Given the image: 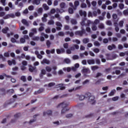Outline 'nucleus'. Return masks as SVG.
Masks as SVG:
<instances>
[{
  "mask_svg": "<svg viewBox=\"0 0 128 128\" xmlns=\"http://www.w3.org/2000/svg\"><path fill=\"white\" fill-rule=\"evenodd\" d=\"M92 22L90 20H88L86 18H84L82 19V21L80 22V24L82 28L84 26H90V24H92Z\"/></svg>",
  "mask_w": 128,
  "mask_h": 128,
  "instance_id": "1",
  "label": "nucleus"
},
{
  "mask_svg": "<svg viewBox=\"0 0 128 128\" xmlns=\"http://www.w3.org/2000/svg\"><path fill=\"white\" fill-rule=\"evenodd\" d=\"M82 30H78L75 32V34L76 36H82L84 34H86V30L84 27L81 28Z\"/></svg>",
  "mask_w": 128,
  "mask_h": 128,
  "instance_id": "2",
  "label": "nucleus"
},
{
  "mask_svg": "<svg viewBox=\"0 0 128 128\" xmlns=\"http://www.w3.org/2000/svg\"><path fill=\"white\" fill-rule=\"evenodd\" d=\"M86 98H88V102H90L92 104H94L96 102L94 100V96H91L90 94V95H88V96L86 97Z\"/></svg>",
  "mask_w": 128,
  "mask_h": 128,
  "instance_id": "3",
  "label": "nucleus"
},
{
  "mask_svg": "<svg viewBox=\"0 0 128 128\" xmlns=\"http://www.w3.org/2000/svg\"><path fill=\"white\" fill-rule=\"evenodd\" d=\"M90 93L88 92V93H86L84 96V95L80 96L78 94H77L76 96L79 97L80 100H84V98H88V96H90Z\"/></svg>",
  "mask_w": 128,
  "mask_h": 128,
  "instance_id": "4",
  "label": "nucleus"
},
{
  "mask_svg": "<svg viewBox=\"0 0 128 128\" xmlns=\"http://www.w3.org/2000/svg\"><path fill=\"white\" fill-rule=\"evenodd\" d=\"M28 70L30 72H36V67L29 65Z\"/></svg>",
  "mask_w": 128,
  "mask_h": 128,
  "instance_id": "5",
  "label": "nucleus"
},
{
  "mask_svg": "<svg viewBox=\"0 0 128 128\" xmlns=\"http://www.w3.org/2000/svg\"><path fill=\"white\" fill-rule=\"evenodd\" d=\"M68 106V104L65 102H63L60 104H59L57 108H66V106Z\"/></svg>",
  "mask_w": 128,
  "mask_h": 128,
  "instance_id": "6",
  "label": "nucleus"
},
{
  "mask_svg": "<svg viewBox=\"0 0 128 128\" xmlns=\"http://www.w3.org/2000/svg\"><path fill=\"white\" fill-rule=\"evenodd\" d=\"M14 18V14H8L6 16L3 17L4 20H8V18Z\"/></svg>",
  "mask_w": 128,
  "mask_h": 128,
  "instance_id": "7",
  "label": "nucleus"
},
{
  "mask_svg": "<svg viewBox=\"0 0 128 128\" xmlns=\"http://www.w3.org/2000/svg\"><path fill=\"white\" fill-rule=\"evenodd\" d=\"M82 74H90V70L88 68H86V67H83L82 70Z\"/></svg>",
  "mask_w": 128,
  "mask_h": 128,
  "instance_id": "8",
  "label": "nucleus"
},
{
  "mask_svg": "<svg viewBox=\"0 0 128 128\" xmlns=\"http://www.w3.org/2000/svg\"><path fill=\"white\" fill-rule=\"evenodd\" d=\"M56 52L58 54H64V52H66V50L64 48H61L60 49H56Z\"/></svg>",
  "mask_w": 128,
  "mask_h": 128,
  "instance_id": "9",
  "label": "nucleus"
},
{
  "mask_svg": "<svg viewBox=\"0 0 128 128\" xmlns=\"http://www.w3.org/2000/svg\"><path fill=\"white\" fill-rule=\"evenodd\" d=\"M42 64H50V61L46 58H44L42 60L41 62Z\"/></svg>",
  "mask_w": 128,
  "mask_h": 128,
  "instance_id": "10",
  "label": "nucleus"
},
{
  "mask_svg": "<svg viewBox=\"0 0 128 128\" xmlns=\"http://www.w3.org/2000/svg\"><path fill=\"white\" fill-rule=\"evenodd\" d=\"M116 46L114 44L109 45L108 46V50H116Z\"/></svg>",
  "mask_w": 128,
  "mask_h": 128,
  "instance_id": "11",
  "label": "nucleus"
},
{
  "mask_svg": "<svg viewBox=\"0 0 128 128\" xmlns=\"http://www.w3.org/2000/svg\"><path fill=\"white\" fill-rule=\"evenodd\" d=\"M46 74V72L44 69H42L40 73V78H44V76Z\"/></svg>",
  "mask_w": 128,
  "mask_h": 128,
  "instance_id": "12",
  "label": "nucleus"
},
{
  "mask_svg": "<svg viewBox=\"0 0 128 128\" xmlns=\"http://www.w3.org/2000/svg\"><path fill=\"white\" fill-rule=\"evenodd\" d=\"M52 112L50 110H48L46 112H44L43 116H46V114H48V116H52Z\"/></svg>",
  "mask_w": 128,
  "mask_h": 128,
  "instance_id": "13",
  "label": "nucleus"
},
{
  "mask_svg": "<svg viewBox=\"0 0 128 128\" xmlns=\"http://www.w3.org/2000/svg\"><path fill=\"white\" fill-rule=\"evenodd\" d=\"M79 13L81 16H84V18H86V12L85 11H82V10H80Z\"/></svg>",
  "mask_w": 128,
  "mask_h": 128,
  "instance_id": "14",
  "label": "nucleus"
},
{
  "mask_svg": "<svg viewBox=\"0 0 128 128\" xmlns=\"http://www.w3.org/2000/svg\"><path fill=\"white\" fill-rule=\"evenodd\" d=\"M34 54H36V56H37L38 58H39L40 60H42V56L40 54V52H38V51L36 50L34 52Z\"/></svg>",
  "mask_w": 128,
  "mask_h": 128,
  "instance_id": "15",
  "label": "nucleus"
},
{
  "mask_svg": "<svg viewBox=\"0 0 128 128\" xmlns=\"http://www.w3.org/2000/svg\"><path fill=\"white\" fill-rule=\"evenodd\" d=\"M106 58L107 60H112V54H106Z\"/></svg>",
  "mask_w": 128,
  "mask_h": 128,
  "instance_id": "16",
  "label": "nucleus"
},
{
  "mask_svg": "<svg viewBox=\"0 0 128 128\" xmlns=\"http://www.w3.org/2000/svg\"><path fill=\"white\" fill-rule=\"evenodd\" d=\"M87 62L88 64H95V61L94 60V59H91V60H87Z\"/></svg>",
  "mask_w": 128,
  "mask_h": 128,
  "instance_id": "17",
  "label": "nucleus"
},
{
  "mask_svg": "<svg viewBox=\"0 0 128 128\" xmlns=\"http://www.w3.org/2000/svg\"><path fill=\"white\" fill-rule=\"evenodd\" d=\"M74 10H76V8H78V6H80V2L78 0H76L74 2Z\"/></svg>",
  "mask_w": 128,
  "mask_h": 128,
  "instance_id": "18",
  "label": "nucleus"
},
{
  "mask_svg": "<svg viewBox=\"0 0 128 128\" xmlns=\"http://www.w3.org/2000/svg\"><path fill=\"white\" fill-rule=\"evenodd\" d=\"M41 0H33L32 4H36V6H38L40 4Z\"/></svg>",
  "mask_w": 128,
  "mask_h": 128,
  "instance_id": "19",
  "label": "nucleus"
},
{
  "mask_svg": "<svg viewBox=\"0 0 128 128\" xmlns=\"http://www.w3.org/2000/svg\"><path fill=\"white\" fill-rule=\"evenodd\" d=\"M22 22L23 24L26 26H29L28 22V21H26V20L25 19L22 20Z\"/></svg>",
  "mask_w": 128,
  "mask_h": 128,
  "instance_id": "20",
  "label": "nucleus"
},
{
  "mask_svg": "<svg viewBox=\"0 0 128 128\" xmlns=\"http://www.w3.org/2000/svg\"><path fill=\"white\" fill-rule=\"evenodd\" d=\"M44 88L40 89L38 91L35 92L34 93V94H42V92H44Z\"/></svg>",
  "mask_w": 128,
  "mask_h": 128,
  "instance_id": "21",
  "label": "nucleus"
},
{
  "mask_svg": "<svg viewBox=\"0 0 128 128\" xmlns=\"http://www.w3.org/2000/svg\"><path fill=\"white\" fill-rule=\"evenodd\" d=\"M58 86H59V88H60V90H66V86H64V84H60Z\"/></svg>",
  "mask_w": 128,
  "mask_h": 128,
  "instance_id": "22",
  "label": "nucleus"
},
{
  "mask_svg": "<svg viewBox=\"0 0 128 128\" xmlns=\"http://www.w3.org/2000/svg\"><path fill=\"white\" fill-rule=\"evenodd\" d=\"M70 22L72 24H74V26H76V24H77L78 22L76 19L72 18L70 20Z\"/></svg>",
  "mask_w": 128,
  "mask_h": 128,
  "instance_id": "23",
  "label": "nucleus"
},
{
  "mask_svg": "<svg viewBox=\"0 0 128 128\" xmlns=\"http://www.w3.org/2000/svg\"><path fill=\"white\" fill-rule=\"evenodd\" d=\"M98 28L100 30H104V24L103 23H100L98 26Z\"/></svg>",
  "mask_w": 128,
  "mask_h": 128,
  "instance_id": "24",
  "label": "nucleus"
},
{
  "mask_svg": "<svg viewBox=\"0 0 128 128\" xmlns=\"http://www.w3.org/2000/svg\"><path fill=\"white\" fill-rule=\"evenodd\" d=\"M102 76V73L98 72L96 74V75L94 76V78H100V76Z\"/></svg>",
  "mask_w": 128,
  "mask_h": 128,
  "instance_id": "25",
  "label": "nucleus"
},
{
  "mask_svg": "<svg viewBox=\"0 0 128 128\" xmlns=\"http://www.w3.org/2000/svg\"><path fill=\"white\" fill-rule=\"evenodd\" d=\"M64 62H65V64H70V60L68 58H66L64 60Z\"/></svg>",
  "mask_w": 128,
  "mask_h": 128,
  "instance_id": "26",
  "label": "nucleus"
},
{
  "mask_svg": "<svg viewBox=\"0 0 128 128\" xmlns=\"http://www.w3.org/2000/svg\"><path fill=\"white\" fill-rule=\"evenodd\" d=\"M98 68H99L98 66H91V70L93 72H94V70H98Z\"/></svg>",
  "mask_w": 128,
  "mask_h": 128,
  "instance_id": "27",
  "label": "nucleus"
},
{
  "mask_svg": "<svg viewBox=\"0 0 128 128\" xmlns=\"http://www.w3.org/2000/svg\"><path fill=\"white\" fill-rule=\"evenodd\" d=\"M42 7L45 10H48L50 8V7H48V5H46V4H43Z\"/></svg>",
  "mask_w": 128,
  "mask_h": 128,
  "instance_id": "28",
  "label": "nucleus"
},
{
  "mask_svg": "<svg viewBox=\"0 0 128 128\" xmlns=\"http://www.w3.org/2000/svg\"><path fill=\"white\" fill-rule=\"evenodd\" d=\"M56 12L59 13V14H62V12H64V10L62 9H59L58 8H57L56 9Z\"/></svg>",
  "mask_w": 128,
  "mask_h": 128,
  "instance_id": "29",
  "label": "nucleus"
},
{
  "mask_svg": "<svg viewBox=\"0 0 128 128\" xmlns=\"http://www.w3.org/2000/svg\"><path fill=\"white\" fill-rule=\"evenodd\" d=\"M8 30L9 29L8 27H6L4 28L2 30V32H3V34H6Z\"/></svg>",
  "mask_w": 128,
  "mask_h": 128,
  "instance_id": "30",
  "label": "nucleus"
},
{
  "mask_svg": "<svg viewBox=\"0 0 128 128\" xmlns=\"http://www.w3.org/2000/svg\"><path fill=\"white\" fill-rule=\"evenodd\" d=\"M115 92H116V90L114 89L113 90H112L109 93L108 96H112L114 94Z\"/></svg>",
  "mask_w": 128,
  "mask_h": 128,
  "instance_id": "31",
  "label": "nucleus"
},
{
  "mask_svg": "<svg viewBox=\"0 0 128 128\" xmlns=\"http://www.w3.org/2000/svg\"><path fill=\"white\" fill-rule=\"evenodd\" d=\"M46 44L47 46V48H50V44H52V42L50 40H48L46 42Z\"/></svg>",
  "mask_w": 128,
  "mask_h": 128,
  "instance_id": "32",
  "label": "nucleus"
},
{
  "mask_svg": "<svg viewBox=\"0 0 128 128\" xmlns=\"http://www.w3.org/2000/svg\"><path fill=\"white\" fill-rule=\"evenodd\" d=\"M68 108H62L61 110V114H66V112H68Z\"/></svg>",
  "mask_w": 128,
  "mask_h": 128,
  "instance_id": "33",
  "label": "nucleus"
},
{
  "mask_svg": "<svg viewBox=\"0 0 128 128\" xmlns=\"http://www.w3.org/2000/svg\"><path fill=\"white\" fill-rule=\"evenodd\" d=\"M20 80L23 81L24 82H26V78L24 76H21Z\"/></svg>",
  "mask_w": 128,
  "mask_h": 128,
  "instance_id": "34",
  "label": "nucleus"
},
{
  "mask_svg": "<svg viewBox=\"0 0 128 128\" xmlns=\"http://www.w3.org/2000/svg\"><path fill=\"white\" fill-rule=\"evenodd\" d=\"M92 30L96 31L98 30V27L96 26V25L93 24V25L92 26Z\"/></svg>",
  "mask_w": 128,
  "mask_h": 128,
  "instance_id": "35",
  "label": "nucleus"
},
{
  "mask_svg": "<svg viewBox=\"0 0 128 128\" xmlns=\"http://www.w3.org/2000/svg\"><path fill=\"white\" fill-rule=\"evenodd\" d=\"M56 86V83L51 82L48 84V88H52V86Z\"/></svg>",
  "mask_w": 128,
  "mask_h": 128,
  "instance_id": "36",
  "label": "nucleus"
},
{
  "mask_svg": "<svg viewBox=\"0 0 128 128\" xmlns=\"http://www.w3.org/2000/svg\"><path fill=\"white\" fill-rule=\"evenodd\" d=\"M48 24L49 26H52L54 24V21L53 20H50L48 22Z\"/></svg>",
  "mask_w": 128,
  "mask_h": 128,
  "instance_id": "37",
  "label": "nucleus"
},
{
  "mask_svg": "<svg viewBox=\"0 0 128 128\" xmlns=\"http://www.w3.org/2000/svg\"><path fill=\"white\" fill-rule=\"evenodd\" d=\"M72 58L74 60H79L80 56L78 55H74L72 56Z\"/></svg>",
  "mask_w": 128,
  "mask_h": 128,
  "instance_id": "38",
  "label": "nucleus"
},
{
  "mask_svg": "<svg viewBox=\"0 0 128 128\" xmlns=\"http://www.w3.org/2000/svg\"><path fill=\"white\" fill-rule=\"evenodd\" d=\"M82 42L84 44H88V42H90V39L85 38L83 39Z\"/></svg>",
  "mask_w": 128,
  "mask_h": 128,
  "instance_id": "39",
  "label": "nucleus"
},
{
  "mask_svg": "<svg viewBox=\"0 0 128 128\" xmlns=\"http://www.w3.org/2000/svg\"><path fill=\"white\" fill-rule=\"evenodd\" d=\"M8 6L9 8H11L12 10H14V6H12V2H10L8 4Z\"/></svg>",
  "mask_w": 128,
  "mask_h": 128,
  "instance_id": "40",
  "label": "nucleus"
},
{
  "mask_svg": "<svg viewBox=\"0 0 128 128\" xmlns=\"http://www.w3.org/2000/svg\"><path fill=\"white\" fill-rule=\"evenodd\" d=\"M46 72H52V68H50L48 66H46Z\"/></svg>",
  "mask_w": 128,
  "mask_h": 128,
  "instance_id": "41",
  "label": "nucleus"
},
{
  "mask_svg": "<svg viewBox=\"0 0 128 128\" xmlns=\"http://www.w3.org/2000/svg\"><path fill=\"white\" fill-rule=\"evenodd\" d=\"M56 24L57 26H60V28H62V24L60 22H56Z\"/></svg>",
  "mask_w": 128,
  "mask_h": 128,
  "instance_id": "42",
  "label": "nucleus"
},
{
  "mask_svg": "<svg viewBox=\"0 0 128 128\" xmlns=\"http://www.w3.org/2000/svg\"><path fill=\"white\" fill-rule=\"evenodd\" d=\"M72 42H76L77 44H80V41L78 39L72 40Z\"/></svg>",
  "mask_w": 128,
  "mask_h": 128,
  "instance_id": "43",
  "label": "nucleus"
},
{
  "mask_svg": "<svg viewBox=\"0 0 128 128\" xmlns=\"http://www.w3.org/2000/svg\"><path fill=\"white\" fill-rule=\"evenodd\" d=\"M94 44L95 46H100V44L98 41L94 42Z\"/></svg>",
  "mask_w": 128,
  "mask_h": 128,
  "instance_id": "44",
  "label": "nucleus"
},
{
  "mask_svg": "<svg viewBox=\"0 0 128 128\" xmlns=\"http://www.w3.org/2000/svg\"><path fill=\"white\" fill-rule=\"evenodd\" d=\"M41 36H44L45 38H48V34H46L44 32H42Z\"/></svg>",
  "mask_w": 128,
  "mask_h": 128,
  "instance_id": "45",
  "label": "nucleus"
},
{
  "mask_svg": "<svg viewBox=\"0 0 128 128\" xmlns=\"http://www.w3.org/2000/svg\"><path fill=\"white\" fill-rule=\"evenodd\" d=\"M55 18H58V20H62V18H60V14H56Z\"/></svg>",
  "mask_w": 128,
  "mask_h": 128,
  "instance_id": "46",
  "label": "nucleus"
},
{
  "mask_svg": "<svg viewBox=\"0 0 128 128\" xmlns=\"http://www.w3.org/2000/svg\"><path fill=\"white\" fill-rule=\"evenodd\" d=\"M60 6L61 8H66V3L61 2L60 4Z\"/></svg>",
  "mask_w": 128,
  "mask_h": 128,
  "instance_id": "47",
  "label": "nucleus"
},
{
  "mask_svg": "<svg viewBox=\"0 0 128 128\" xmlns=\"http://www.w3.org/2000/svg\"><path fill=\"white\" fill-rule=\"evenodd\" d=\"M16 102V99L14 98H11L10 100V102H8V104H13V102Z\"/></svg>",
  "mask_w": 128,
  "mask_h": 128,
  "instance_id": "48",
  "label": "nucleus"
},
{
  "mask_svg": "<svg viewBox=\"0 0 128 128\" xmlns=\"http://www.w3.org/2000/svg\"><path fill=\"white\" fill-rule=\"evenodd\" d=\"M6 92V89L4 88H0V94H4Z\"/></svg>",
  "mask_w": 128,
  "mask_h": 128,
  "instance_id": "49",
  "label": "nucleus"
},
{
  "mask_svg": "<svg viewBox=\"0 0 128 128\" xmlns=\"http://www.w3.org/2000/svg\"><path fill=\"white\" fill-rule=\"evenodd\" d=\"M58 36H64V33L62 32H58Z\"/></svg>",
  "mask_w": 128,
  "mask_h": 128,
  "instance_id": "50",
  "label": "nucleus"
},
{
  "mask_svg": "<svg viewBox=\"0 0 128 128\" xmlns=\"http://www.w3.org/2000/svg\"><path fill=\"white\" fill-rule=\"evenodd\" d=\"M22 64L24 66H28V62H26V60H23L22 62Z\"/></svg>",
  "mask_w": 128,
  "mask_h": 128,
  "instance_id": "51",
  "label": "nucleus"
},
{
  "mask_svg": "<svg viewBox=\"0 0 128 128\" xmlns=\"http://www.w3.org/2000/svg\"><path fill=\"white\" fill-rule=\"evenodd\" d=\"M16 120V118H18L20 116V113H17L14 116Z\"/></svg>",
  "mask_w": 128,
  "mask_h": 128,
  "instance_id": "52",
  "label": "nucleus"
},
{
  "mask_svg": "<svg viewBox=\"0 0 128 128\" xmlns=\"http://www.w3.org/2000/svg\"><path fill=\"white\" fill-rule=\"evenodd\" d=\"M93 52H96V54H98V52H100V49L96 48L93 50Z\"/></svg>",
  "mask_w": 128,
  "mask_h": 128,
  "instance_id": "53",
  "label": "nucleus"
},
{
  "mask_svg": "<svg viewBox=\"0 0 128 128\" xmlns=\"http://www.w3.org/2000/svg\"><path fill=\"white\" fill-rule=\"evenodd\" d=\"M104 44H108V39L107 38H105L103 40Z\"/></svg>",
  "mask_w": 128,
  "mask_h": 128,
  "instance_id": "54",
  "label": "nucleus"
},
{
  "mask_svg": "<svg viewBox=\"0 0 128 128\" xmlns=\"http://www.w3.org/2000/svg\"><path fill=\"white\" fill-rule=\"evenodd\" d=\"M119 8L120 10H123L124 8V5L123 4H119Z\"/></svg>",
  "mask_w": 128,
  "mask_h": 128,
  "instance_id": "55",
  "label": "nucleus"
},
{
  "mask_svg": "<svg viewBox=\"0 0 128 128\" xmlns=\"http://www.w3.org/2000/svg\"><path fill=\"white\" fill-rule=\"evenodd\" d=\"M124 21L121 20L119 22V26L120 28H122L124 26Z\"/></svg>",
  "mask_w": 128,
  "mask_h": 128,
  "instance_id": "56",
  "label": "nucleus"
},
{
  "mask_svg": "<svg viewBox=\"0 0 128 128\" xmlns=\"http://www.w3.org/2000/svg\"><path fill=\"white\" fill-rule=\"evenodd\" d=\"M31 32H33V34H36L38 32L36 31V28H33L31 30Z\"/></svg>",
  "mask_w": 128,
  "mask_h": 128,
  "instance_id": "57",
  "label": "nucleus"
},
{
  "mask_svg": "<svg viewBox=\"0 0 128 128\" xmlns=\"http://www.w3.org/2000/svg\"><path fill=\"white\" fill-rule=\"evenodd\" d=\"M20 42L21 44H24V42H26V40L24 38H20Z\"/></svg>",
  "mask_w": 128,
  "mask_h": 128,
  "instance_id": "58",
  "label": "nucleus"
},
{
  "mask_svg": "<svg viewBox=\"0 0 128 128\" xmlns=\"http://www.w3.org/2000/svg\"><path fill=\"white\" fill-rule=\"evenodd\" d=\"M14 89H10L7 91V92H8V94H14Z\"/></svg>",
  "mask_w": 128,
  "mask_h": 128,
  "instance_id": "59",
  "label": "nucleus"
},
{
  "mask_svg": "<svg viewBox=\"0 0 128 128\" xmlns=\"http://www.w3.org/2000/svg\"><path fill=\"white\" fill-rule=\"evenodd\" d=\"M34 6H30L28 8V9L29 10H34Z\"/></svg>",
  "mask_w": 128,
  "mask_h": 128,
  "instance_id": "60",
  "label": "nucleus"
},
{
  "mask_svg": "<svg viewBox=\"0 0 128 128\" xmlns=\"http://www.w3.org/2000/svg\"><path fill=\"white\" fill-rule=\"evenodd\" d=\"M123 14L124 16H128V10H124L123 11Z\"/></svg>",
  "mask_w": 128,
  "mask_h": 128,
  "instance_id": "61",
  "label": "nucleus"
},
{
  "mask_svg": "<svg viewBox=\"0 0 128 128\" xmlns=\"http://www.w3.org/2000/svg\"><path fill=\"white\" fill-rule=\"evenodd\" d=\"M100 24V20L98 19H96L94 21V24H95V26H96V24Z\"/></svg>",
  "mask_w": 128,
  "mask_h": 128,
  "instance_id": "62",
  "label": "nucleus"
},
{
  "mask_svg": "<svg viewBox=\"0 0 128 128\" xmlns=\"http://www.w3.org/2000/svg\"><path fill=\"white\" fill-rule=\"evenodd\" d=\"M81 8H86V4L85 3H82L81 4Z\"/></svg>",
  "mask_w": 128,
  "mask_h": 128,
  "instance_id": "63",
  "label": "nucleus"
},
{
  "mask_svg": "<svg viewBox=\"0 0 128 128\" xmlns=\"http://www.w3.org/2000/svg\"><path fill=\"white\" fill-rule=\"evenodd\" d=\"M42 30H44V26H40L38 28V32H42Z\"/></svg>",
  "mask_w": 128,
  "mask_h": 128,
  "instance_id": "64",
  "label": "nucleus"
}]
</instances>
